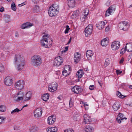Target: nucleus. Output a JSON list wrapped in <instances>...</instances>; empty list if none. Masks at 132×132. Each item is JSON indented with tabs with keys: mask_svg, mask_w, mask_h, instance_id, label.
<instances>
[{
	"mask_svg": "<svg viewBox=\"0 0 132 132\" xmlns=\"http://www.w3.org/2000/svg\"><path fill=\"white\" fill-rule=\"evenodd\" d=\"M15 65L18 70H22L25 64V61L23 56L20 53L16 54L14 59Z\"/></svg>",
	"mask_w": 132,
	"mask_h": 132,
	"instance_id": "nucleus-1",
	"label": "nucleus"
},
{
	"mask_svg": "<svg viewBox=\"0 0 132 132\" xmlns=\"http://www.w3.org/2000/svg\"><path fill=\"white\" fill-rule=\"evenodd\" d=\"M30 63L34 66L37 67L40 66L42 63L41 57L38 55H34L31 58Z\"/></svg>",
	"mask_w": 132,
	"mask_h": 132,
	"instance_id": "nucleus-2",
	"label": "nucleus"
},
{
	"mask_svg": "<svg viewBox=\"0 0 132 132\" xmlns=\"http://www.w3.org/2000/svg\"><path fill=\"white\" fill-rule=\"evenodd\" d=\"M49 38V35L46 34L43 36V38L41 41L42 45L44 47L47 48L50 47L52 44V42H48V39Z\"/></svg>",
	"mask_w": 132,
	"mask_h": 132,
	"instance_id": "nucleus-3",
	"label": "nucleus"
},
{
	"mask_svg": "<svg viewBox=\"0 0 132 132\" xmlns=\"http://www.w3.org/2000/svg\"><path fill=\"white\" fill-rule=\"evenodd\" d=\"M59 6L56 4H54L50 7L48 10V13L50 16L52 17L56 15L58 13Z\"/></svg>",
	"mask_w": 132,
	"mask_h": 132,
	"instance_id": "nucleus-4",
	"label": "nucleus"
},
{
	"mask_svg": "<svg viewBox=\"0 0 132 132\" xmlns=\"http://www.w3.org/2000/svg\"><path fill=\"white\" fill-rule=\"evenodd\" d=\"M118 27L120 30L125 31L128 29L129 26L128 22L124 21L120 22L118 24Z\"/></svg>",
	"mask_w": 132,
	"mask_h": 132,
	"instance_id": "nucleus-5",
	"label": "nucleus"
},
{
	"mask_svg": "<svg viewBox=\"0 0 132 132\" xmlns=\"http://www.w3.org/2000/svg\"><path fill=\"white\" fill-rule=\"evenodd\" d=\"M24 96L23 92L22 91H20L17 94H15L14 95L13 99L16 101H20L21 100L23 99L24 98Z\"/></svg>",
	"mask_w": 132,
	"mask_h": 132,
	"instance_id": "nucleus-6",
	"label": "nucleus"
},
{
	"mask_svg": "<svg viewBox=\"0 0 132 132\" xmlns=\"http://www.w3.org/2000/svg\"><path fill=\"white\" fill-rule=\"evenodd\" d=\"M25 82L22 80H20L16 82L15 84V88L19 90H21L24 87Z\"/></svg>",
	"mask_w": 132,
	"mask_h": 132,
	"instance_id": "nucleus-7",
	"label": "nucleus"
},
{
	"mask_svg": "<svg viewBox=\"0 0 132 132\" xmlns=\"http://www.w3.org/2000/svg\"><path fill=\"white\" fill-rule=\"evenodd\" d=\"M57 84L56 82H52L49 85L48 90L50 92H54L57 90Z\"/></svg>",
	"mask_w": 132,
	"mask_h": 132,
	"instance_id": "nucleus-8",
	"label": "nucleus"
},
{
	"mask_svg": "<svg viewBox=\"0 0 132 132\" xmlns=\"http://www.w3.org/2000/svg\"><path fill=\"white\" fill-rule=\"evenodd\" d=\"M93 30V26L92 24H89L85 29V35L86 37H87L88 35H91Z\"/></svg>",
	"mask_w": 132,
	"mask_h": 132,
	"instance_id": "nucleus-9",
	"label": "nucleus"
},
{
	"mask_svg": "<svg viewBox=\"0 0 132 132\" xmlns=\"http://www.w3.org/2000/svg\"><path fill=\"white\" fill-rule=\"evenodd\" d=\"M120 46V44L119 42L115 41L112 43L111 48L113 50L116 51L119 49Z\"/></svg>",
	"mask_w": 132,
	"mask_h": 132,
	"instance_id": "nucleus-10",
	"label": "nucleus"
},
{
	"mask_svg": "<svg viewBox=\"0 0 132 132\" xmlns=\"http://www.w3.org/2000/svg\"><path fill=\"white\" fill-rule=\"evenodd\" d=\"M42 109L39 108L36 109L34 112V115L35 117L39 118L42 116Z\"/></svg>",
	"mask_w": 132,
	"mask_h": 132,
	"instance_id": "nucleus-11",
	"label": "nucleus"
},
{
	"mask_svg": "<svg viewBox=\"0 0 132 132\" xmlns=\"http://www.w3.org/2000/svg\"><path fill=\"white\" fill-rule=\"evenodd\" d=\"M63 61L62 58L60 56H59L55 58L54 64L55 65L59 66L61 64Z\"/></svg>",
	"mask_w": 132,
	"mask_h": 132,
	"instance_id": "nucleus-12",
	"label": "nucleus"
},
{
	"mask_svg": "<svg viewBox=\"0 0 132 132\" xmlns=\"http://www.w3.org/2000/svg\"><path fill=\"white\" fill-rule=\"evenodd\" d=\"M13 82V80L11 77L7 76L6 77L4 80V83L7 86H10Z\"/></svg>",
	"mask_w": 132,
	"mask_h": 132,
	"instance_id": "nucleus-13",
	"label": "nucleus"
},
{
	"mask_svg": "<svg viewBox=\"0 0 132 132\" xmlns=\"http://www.w3.org/2000/svg\"><path fill=\"white\" fill-rule=\"evenodd\" d=\"M115 6H112L109 7L106 11L105 15L106 16H109L110 15L113 13L115 10Z\"/></svg>",
	"mask_w": 132,
	"mask_h": 132,
	"instance_id": "nucleus-14",
	"label": "nucleus"
},
{
	"mask_svg": "<svg viewBox=\"0 0 132 132\" xmlns=\"http://www.w3.org/2000/svg\"><path fill=\"white\" fill-rule=\"evenodd\" d=\"M55 121V117L53 115L49 117L47 120V122L50 125H53Z\"/></svg>",
	"mask_w": 132,
	"mask_h": 132,
	"instance_id": "nucleus-15",
	"label": "nucleus"
},
{
	"mask_svg": "<svg viewBox=\"0 0 132 132\" xmlns=\"http://www.w3.org/2000/svg\"><path fill=\"white\" fill-rule=\"evenodd\" d=\"M126 120L127 118L124 117V115L121 113H119L117 118V121L118 122L120 123L123 119Z\"/></svg>",
	"mask_w": 132,
	"mask_h": 132,
	"instance_id": "nucleus-16",
	"label": "nucleus"
},
{
	"mask_svg": "<svg viewBox=\"0 0 132 132\" xmlns=\"http://www.w3.org/2000/svg\"><path fill=\"white\" fill-rule=\"evenodd\" d=\"M106 23L107 22L106 21H101L96 24V27L99 29L101 30L104 28L105 25Z\"/></svg>",
	"mask_w": 132,
	"mask_h": 132,
	"instance_id": "nucleus-17",
	"label": "nucleus"
},
{
	"mask_svg": "<svg viewBox=\"0 0 132 132\" xmlns=\"http://www.w3.org/2000/svg\"><path fill=\"white\" fill-rule=\"evenodd\" d=\"M71 90L72 92L75 93L77 94H79L82 92V90L80 88L79 86H75L73 87Z\"/></svg>",
	"mask_w": 132,
	"mask_h": 132,
	"instance_id": "nucleus-18",
	"label": "nucleus"
},
{
	"mask_svg": "<svg viewBox=\"0 0 132 132\" xmlns=\"http://www.w3.org/2000/svg\"><path fill=\"white\" fill-rule=\"evenodd\" d=\"M84 122L85 124H89L91 121V119L89 116L86 114H85L84 116Z\"/></svg>",
	"mask_w": 132,
	"mask_h": 132,
	"instance_id": "nucleus-19",
	"label": "nucleus"
},
{
	"mask_svg": "<svg viewBox=\"0 0 132 132\" xmlns=\"http://www.w3.org/2000/svg\"><path fill=\"white\" fill-rule=\"evenodd\" d=\"M109 38H106L102 40L101 42V44L103 46L105 47L108 44Z\"/></svg>",
	"mask_w": 132,
	"mask_h": 132,
	"instance_id": "nucleus-20",
	"label": "nucleus"
},
{
	"mask_svg": "<svg viewBox=\"0 0 132 132\" xmlns=\"http://www.w3.org/2000/svg\"><path fill=\"white\" fill-rule=\"evenodd\" d=\"M80 55L79 53L78 52L76 53L75 54L74 57V60L75 62L77 63L80 60Z\"/></svg>",
	"mask_w": 132,
	"mask_h": 132,
	"instance_id": "nucleus-21",
	"label": "nucleus"
},
{
	"mask_svg": "<svg viewBox=\"0 0 132 132\" xmlns=\"http://www.w3.org/2000/svg\"><path fill=\"white\" fill-rule=\"evenodd\" d=\"M68 5L70 8H73L75 6V0H68Z\"/></svg>",
	"mask_w": 132,
	"mask_h": 132,
	"instance_id": "nucleus-22",
	"label": "nucleus"
},
{
	"mask_svg": "<svg viewBox=\"0 0 132 132\" xmlns=\"http://www.w3.org/2000/svg\"><path fill=\"white\" fill-rule=\"evenodd\" d=\"M86 56L88 60H90L92 59V57L93 54V51L91 50L87 51L86 52Z\"/></svg>",
	"mask_w": 132,
	"mask_h": 132,
	"instance_id": "nucleus-23",
	"label": "nucleus"
},
{
	"mask_svg": "<svg viewBox=\"0 0 132 132\" xmlns=\"http://www.w3.org/2000/svg\"><path fill=\"white\" fill-rule=\"evenodd\" d=\"M125 48H126V51L128 52H132V43H128L125 46Z\"/></svg>",
	"mask_w": 132,
	"mask_h": 132,
	"instance_id": "nucleus-24",
	"label": "nucleus"
},
{
	"mask_svg": "<svg viewBox=\"0 0 132 132\" xmlns=\"http://www.w3.org/2000/svg\"><path fill=\"white\" fill-rule=\"evenodd\" d=\"M32 95V93L31 92L29 91L24 96V98H23V100L24 101L28 100H30L31 98Z\"/></svg>",
	"mask_w": 132,
	"mask_h": 132,
	"instance_id": "nucleus-25",
	"label": "nucleus"
},
{
	"mask_svg": "<svg viewBox=\"0 0 132 132\" xmlns=\"http://www.w3.org/2000/svg\"><path fill=\"white\" fill-rule=\"evenodd\" d=\"M84 130L85 132H92L94 130V128L91 126L88 125L85 127Z\"/></svg>",
	"mask_w": 132,
	"mask_h": 132,
	"instance_id": "nucleus-26",
	"label": "nucleus"
},
{
	"mask_svg": "<svg viewBox=\"0 0 132 132\" xmlns=\"http://www.w3.org/2000/svg\"><path fill=\"white\" fill-rule=\"evenodd\" d=\"M38 130V127L36 126H34L30 128L29 131L30 132H37Z\"/></svg>",
	"mask_w": 132,
	"mask_h": 132,
	"instance_id": "nucleus-27",
	"label": "nucleus"
},
{
	"mask_svg": "<svg viewBox=\"0 0 132 132\" xmlns=\"http://www.w3.org/2000/svg\"><path fill=\"white\" fill-rule=\"evenodd\" d=\"M57 128L55 127L48 128L46 129L47 132H56L57 131Z\"/></svg>",
	"mask_w": 132,
	"mask_h": 132,
	"instance_id": "nucleus-28",
	"label": "nucleus"
},
{
	"mask_svg": "<svg viewBox=\"0 0 132 132\" xmlns=\"http://www.w3.org/2000/svg\"><path fill=\"white\" fill-rule=\"evenodd\" d=\"M120 107V105L118 102H115L112 106L113 109L114 111H117L119 109Z\"/></svg>",
	"mask_w": 132,
	"mask_h": 132,
	"instance_id": "nucleus-29",
	"label": "nucleus"
},
{
	"mask_svg": "<svg viewBox=\"0 0 132 132\" xmlns=\"http://www.w3.org/2000/svg\"><path fill=\"white\" fill-rule=\"evenodd\" d=\"M84 74L82 70L81 69L79 70L76 73V76L79 78H81Z\"/></svg>",
	"mask_w": 132,
	"mask_h": 132,
	"instance_id": "nucleus-30",
	"label": "nucleus"
},
{
	"mask_svg": "<svg viewBox=\"0 0 132 132\" xmlns=\"http://www.w3.org/2000/svg\"><path fill=\"white\" fill-rule=\"evenodd\" d=\"M49 94L48 93L44 94L42 98L45 101H46L49 98Z\"/></svg>",
	"mask_w": 132,
	"mask_h": 132,
	"instance_id": "nucleus-31",
	"label": "nucleus"
},
{
	"mask_svg": "<svg viewBox=\"0 0 132 132\" xmlns=\"http://www.w3.org/2000/svg\"><path fill=\"white\" fill-rule=\"evenodd\" d=\"M79 13V11L78 10L75 11L72 16V18H74L77 17L78 16Z\"/></svg>",
	"mask_w": 132,
	"mask_h": 132,
	"instance_id": "nucleus-32",
	"label": "nucleus"
},
{
	"mask_svg": "<svg viewBox=\"0 0 132 132\" xmlns=\"http://www.w3.org/2000/svg\"><path fill=\"white\" fill-rule=\"evenodd\" d=\"M22 109L21 110H20L19 109H18V108H16L15 109L12 110L11 112V114H14L15 113H18L22 110Z\"/></svg>",
	"mask_w": 132,
	"mask_h": 132,
	"instance_id": "nucleus-33",
	"label": "nucleus"
},
{
	"mask_svg": "<svg viewBox=\"0 0 132 132\" xmlns=\"http://www.w3.org/2000/svg\"><path fill=\"white\" fill-rule=\"evenodd\" d=\"M117 96H118L120 98H124L125 97H126L127 96L126 95H122L121 94V93H120V92L119 91L117 92Z\"/></svg>",
	"mask_w": 132,
	"mask_h": 132,
	"instance_id": "nucleus-34",
	"label": "nucleus"
},
{
	"mask_svg": "<svg viewBox=\"0 0 132 132\" xmlns=\"http://www.w3.org/2000/svg\"><path fill=\"white\" fill-rule=\"evenodd\" d=\"M39 11V7L38 6L35 5L33 9V11L34 13L37 12Z\"/></svg>",
	"mask_w": 132,
	"mask_h": 132,
	"instance_id": "nucleus-35",
	"label": "nucleus"
},
{
	"mask_svg": "<svg viewBox=\"0 0 132 132\" xmlns=\"http://www.w3.org/2000/svg\"><path fill=\"white\" fill-rule=\"evenodd\" d=\"M11 9L14 11H15L16 10V7L14 2H13L11 4Z\"/></svg>",
	"mask_w": 132,
	"mask_h": 132,
	"instance_id": "nucleus-36",
	"label": "nucleus"
},
{
	"mask_svg": "<svg viewBox=\"0 0 132 132\" xmlns=\"http://www.w3.org/2000/svg\"><path fill=\"white\" fill-rule=\"evenodd\" d=\"M10 16L9 15H5L4 16V20L5 22L7 23L9 21Z\"/></svg>",
	"mask_w": 132,
	"mask_h": 132,
	"instance_id": "nucleus-37",
	"label": "nucleus"
},
{
	"mask_svg": "<svg viewBox=\"0 0 132 132\" xmlns=\"http://www.w3.org/2000/svg\"><path fill=\"white\" fill-rule=\"evenodd\" d=\"M64 70H65V71H69L70 72L71 69L70 66L68 65H65L64 68Z\"/></svg>",
	"mask_w": 132,
	"mask_h": 132,
	"instance_id": "nucleus-38",
	"label": "nucleus"
},
{
	"mask_svg": "<svg viewBox=\"0 0 132 132\" xmlns=\"http://www.w3.org/2000/svg\"><path fill=\"white\" fill-rule=\"evenodd\" d=\"M63 75L64 76H66L68 75L69 74L70 72L69 71H65V70H64L63 71Z\"/></svg>",
	"mask_w": 132,
	"mask_h": 132,
	"instance_id": "nucleus-39",
	"label": "nucleus"
},
{
	"mask_svg": "<svg viewBox=\"0 0 132 132\" xmlns=\"http://www.w3.org/2000/svg\"><path fill=\"white\" fill-rule=\"evenodd\" d=\"M6 110L5 107V106L2 105L0 106V111L4 112Z\"/></svg>",
	"mask_w": 132,
	"mask_h": 132,
	"instance_id": "nucleus-40",
	"label": "nucleus"
},
{
	"mask_svg": "<svg viewBox=\"0 0 132 132\" xmlns=\"http://www.w3.org/2000/svg\"><path fill=\"white\" fill-rule=\"evenodd\" d=\"M110 64V61L109 59H107L106 60L104 63V66L106 67Z\"/></svg>",
	"mask_w": 132,
	"mask_h": 132,
	"instance_id": "nucleus-41",
	"label": "nucleus"
},
{
	"mask_svg": "<svg viewBox=\"0 0 132 132\" xmlns=\"http://www.w3.org/2000/svg\"><path fill=\"white\" fill-rule=\"evenodd\" d=\"M5 119V117L0 116V124L3 123Z\"/></svg>",
	"mask_w": 132,
	"mask_h": 132,
	"instance_id": "nucleus-42",
	"label": "nucleus"
},
{
	"mask_svg": "<svg viewBox=\"0 0 132 132\" xmlns=\"http://www.w3.org/2000/svg\"><path fill=\"white\" fill-rule=\"evenodd\" d=\"M4 69V67L2 64L0 63V72L3 71Z\"/></svg>",
	"mask_w": 132,
	"mask_h": 132,
	"instance_id": "nucleus-43",
	"label": "nucleus"
},
{
	"mask_svg": "<svg viewBox=\"0 0 132 132\" xmlns=\"http://www.w3.org/2000/svg\"><path fill=\"white\" fill-rule=\"evenodd\" d=\"M89 13V10L87 9H85L84 12V13L83 15H85V16H87L88 15V14Z\"/></svg>",
	"mask_w": 132,
	"mask_h": 132,
	"instance_id": "nucleus-44",
	"label": "nucleus"
},
{
	"mask_svg": "<svg viewBox=\"0 0 132 132\" xmlns=\"http://www.w3.org/2000/svg\"><path fill=\"white\" fill-rule=\"evenodd\" d=\"M126 51V48H125H125H123L121 50L120 53L122 54L125 53Z\"/></svg>",
	"mask_w": 132,
	"mask_h": 132,
	"instance_id": "nucleus-45",
	"label": "nucleus"
},
{
	"mask_svg": "<svg viewBox=\"0 0 132 132\" xmlns=\"http://www.w3.org/2000/svg\"><path fill=\"white\" fill-rule=\"evenodd\" d=\"M87 16H85V15H84L83 14L80 18V20H81V21H84L86 17Z\"/></svg>",
	"mask_w": 132,
	"mask_h": 132,
	"instance_id": "nucleus-46",
	"label": "nucleus"
},
{
	"mask_svg": "<svg viewBox=\"0 0 132 132\" xmlns=\"http://www.w3.org/2000/svg\"><path fill=\"white\" fill-rule=\"evenodd\" d=\"M25 24L26 25V26L27 28L30 27L33 25V24L31 23L28 22L27 23Z\"/></svg>",
	"mask_w": 132,
	"mask_h": 132,
	"instance_id": "nucleus-47",
	"label": "nucleus"
},
{
	"mask_svg": "<svg viewBox=\"0 0 132 132\" xmlns=\"http://www.w3.org/2000/svg\"><path fill=\"white\" fill-rule=\"evenodd\" d=\"M83 104L85 107V109L88 110V105L86 103H83Z\"/></svg>",
	"mask_w": 132,
	"mask_h": 132,
	"instance_id": "nucleus-48",
	"label": "nucleus"
},
{
	"mask_svg": "<svg viewBox=\"0 0 132 132\" xmlns=\"http://www.w3.org/2000/svg\"><path fill=\"white\" fill-rule=\"evenodd\" d=\"M70 107H72L73 105V103L72 100L71 98H70V102L69 103Z\"/></svg>",
	"mask_w": 132,
	"mask_h": 132,
	"instance_id": "nucleus-49",
	"label": "nucleus"
},
{
	"mask_svg": "<svg viewBox=\"0 0 132 132\" xmlns=\"http://www.w3.org/2000/svg\"><path fill=\"white\" fill-rule=\"evenodd\" d=\"M70 28H69V26L68 25L66 27V29L65 31V33L67 34L68 32V31L70 29Z\"/></svg>",
	"mask_w": 132,
	"mask_h": 132,
	"instance_id": "nucleus-50",
	"label": "nucleus"
},
{
	"mask_svg": "<svg viewBox=\"0 0 132 132\" xmlns=\"http://www.w3.org/2000/svg\"><path fill=\"white\" fill-rule=\"evenodd\" d=\"M64 132H74V131L71 129H68L65 130Z\"/></svg>",
	"mask_w": 132,
	"mask_h": 132,
	"instance_id": "nucleus-51",
	"label": "nucleus"
},
{
	"mask_svg": "<svg viewBox=\"0 0 132 132\" xmlns=\"http://www.w3.org/2000/svg\"><path fill=\"white\" fill-rule=\"evenodd\" d=\"M21 27L22 29H24L25 28H27L25 23L23 24L21 26Z\"/></svg>",
	"mask_w": 132,
	"mask_h": 132,
	"instance_id": "nucleus-52",
	"label": "nucleus"
},
{
	"mask_svg": "<svg viewBox=\"0 0 132 132\" xmlns=\"http://www.w3.org/2000/svg\"><path fill=\"white\" fill-rule=\"evenodd\" d=\"M94 86L93 85H90L89 87V89L91 90L94 89Z\"/></svg>",
	"mask_w": 132,
	"mask_h": 132,
	"instance_id": "nucleus-53",
	"label": "nucleus"
},
{
	"mask_svg": "<svg viewBox=\"0 0 132 132\" xmlns=\"http://www.w3.org/2000/svg\"><path fill=\"white\" fill-rule=\"evenodd\" d=\"M116 72L117 75H119L122 73V71H120V70H116Z\"/></svg>",
	"mask_w": 132,
	"mask_h": 132,
	"instance_id": "nucleus-54",
	"label": "nucleus"
},
{
	"mask_svg": "<svg viewBox=\"0 0 132 132\" xmlns=\"http://www.w3.org/2000/svg\"><path fill=\"white\" fill-rule=\"evenodd\" d=\"M68 46H67L65 47V50H63L62 51V52H65L66 51H67L68 49Z\"/></svg>",
	"mask_w": 132,
	"mask_h": 132,
	"instance_id": "nucleus-55",
	"label": "nucleus"
},
{
	"mask_svg": "<svg viewBox=\"0 0 132 132\" xmlns=\"http://www.w3.org/2000/svg\"><path fill=\"white\" fill-rule=\"evenodd\" d=\"M110 29V27L109 26H108L106 27L105 29V31H109V30Z\"/></svg>",
	"mask_w": 132,
	"mask_h": 132,
	"instance_id": "nucleus-56",
	"label": "nucleus"
},
{
	"mask_svg": "<svg viewBox=\"0 0 132 132\" xmlns=\"http://www.w3.org/2000/svg\"><path fill=\"white\" fill-rule=\"evenodd\" d=\"M123 61L124 59L122 58L120 61L119 63H122L123 62Z\"/></svg>",
	"mask_w": 132,
	"mask_h": 132,
	"instance_id": "nucleus-57",
	"label": "nucleus"
},
{
	"mask_svg": "<svg viewBox=\"0 0 132 132\" xmlns=\"http://www.w3.org/2000/svg\"><path fill=\"white\" fill-rule=\"evenodd\" d=\"M4 10V8L2 7L0 8V11L1 12H3Z\"/></svg>",
	"mask_w": 132,
	"mask_h": 132,
	"instance_id": "nucleus-58",
	"label": "nucleus"
},
{
	"mask_svg": "<svg viewBox=\"0 0 132 132\" xmlns=\"http://www.w3.org/2000/svg\"><path fill=\"white\" fill-rule=\"evenodd\" d=\"M73 119L75 121H77L78 120V118L76 117H74Z\"/></svg>",
	"mask_w": 132,
	"mask_h": 132,
	"instance_id": "nucleus-59",
	"label": "nucleus"
},
{
	"mask_svg": "<svg viewBox=\"0 0 132 132\" xmlns=\"http://www.w3.org/2000/svg\"><path fill=\"white\" fill-rule=\"evenodd\" d=\"M39 0H32V1L35 3H36L38 2Z\"/></svg>",
	"mask_w": 132,
	"mask_h": 132,
	"instance_id": "nucleus-60",
	"label": "nucleus"
},
{
	"mask_svg": "<svg viewBox=\"0 0 132 132\" xmlns=\"http://www.w3.org/2000/svg\"><path fill=\"white\" fill-rule=\"evenodd\" d=\"M71 39H72V38H71V37L70 38V39L68 43H67V44H69L70 43V42H71Z\"/></svg>",
	"mask_w": 132,
	"mask_h": 132,
	"instance_id": "nucleus-61",
	"label": "nucleus"
},
{
	"mask_svg": "<svg viewBox=\"0 0 132 132\" xmlns=\"http://www.w3.org/2000/svg\"><path fill=\"white\" fill-rule=\"evenodd\" d=\"M23 3H22L21 4H19L18 5V6H22L23 5L22 4H23Z\"/></svg>",
	"mask_w": 132,
	"mask_h": 132,
	"instance_id": "nucleus-62",
	"label": "nucleus"
},
{
	"mask_svg": "<svg viewBox=\"0 0 132 132\" xmlns=\"http://www.w3.org/2000/svg\"><path fill=\"white\" fill-rule=\"evenodd\" d=\"M129 88L132 89V85H130L129 86Z\"/></svg>",
	"mask_w": 132,
	"mask_h": 132,
	"instance_id": "nucleus-63",
	"label": "nucleus"
},
{
	"mask_svg": "<svg viewBox=\"0 0 132 132\" xmlns=\"http://www.w3.org/2000/svg\"><path fill=\"white\" fill-rule=\"evenodd\" d=\"M16 35H15V36L16 37H18V34L17 33H16Z\"/></svg>",
	"mask_w": 132,
	"mask_h": 132,
	"instance_id": "nucleus-64",
	"label": "nucleus"
}]
</instances>
